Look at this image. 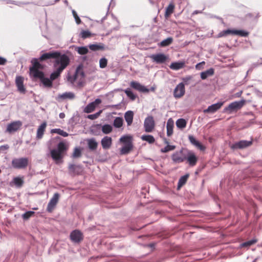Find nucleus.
<instances>
[{
	"mask_svg": "<svg viewBox=\"0 0 262 262\" xmlns=\"http://www.w3.org/2000/svg\"><path fill=\"white\" fill-rule=\"evenodd\" d=\"M173 38L169 37L160 42L158 45L161 47H165L169 46L173 42Z\"/></svg>",
	"mask_w": 262,
	"mask_h": 262,
	"instance_id": "32",
	"label": "nucleus"
},
{
	"mask_svg": "<svg viewBox=\"0 0 262 262\" xmlns=\"http://www.w3.org/2000/svg\"><path fill=\"white\" fill-rule=\"evenodd\" d=\"M89 47L91 50L94 51L104 49V46L101 44H92L89 45Z\"/></svg>",
	"mask_w": 262,
	"mask_h": 262,
	"instance_id": "40",
	"label": "nucleus"
},
{
	"mask_svg": "<svg viewBox=\"0 0 262 262\" xmlns=\"http://www.w3.org/2000/svg\"><path fill=\"white\" fill-rule=\"evenodd\" d=\"M176 148V146L174 145H168L164 148L161 149V151L163 153L167 152L169 151L173 150Z\"/></svg>",
	"mask_w": 262,
	"mask_h": 262,
	"instance_id": "49",
	"label": "nucleus"
},
{
	"mask_svg": "<svg viewBox=\"0 0 262 262\" xmlns=\"http://www.w3.org/2000/svg\"><path fill=\"white\" fill-rule=\"evenodd\" d=\"M144 126L147 133L151 132L155 127V121L152 116L147 117L144 121Z\"/></svg>",
	"mask_w": 262,
	"mask_h": 262,
	"instance_id": "9",
	"label": "nucleus"
},
{
	"mask_svg": "<svg viewBox=\"0 0 262 262\" xmlns=\"http://www.w3.org/2000/svg\"><path fill=\"white\" fill-rule=\"evenodd\" d=\"M102 111L100 110L98 112L96 113V114L88 115V118L91 120L96 119L100 116V115L102 113Z\"/></svg>",
	"mask_w": 262,
	"mask_h": 262,
	"instance_id": "53",
	"label": "nucleus"
},
{
	"mask_svg": "<svg viewBox=\"0 0 262 262\" xmlns=\"http://www.w3.org/2000/svg\"><path fill=\"white\" fill-rule=\"evenodd\" d=\"M150 57L154 61L157 63H164L168 58L167 56L162 53L151 55Z\"/></svg>",
	"mask_w": 262,
	"mask_h": 262,
	"instance_id": "13",
	"label": "nucleus"
},
{
	"mask_svg": "<svg viewBox=\"0 0 262 262\" xmlns=\"http://www.w3.org/2000/svg\"><path fill=\"white\" fill-rule=\"evenodd\" d=\"M101 143L103 149H109L112 144V139L111 137L105 136L102 139Z\"/></svg>",
	"mask_w": 262,
	"mask_h": 262,
	"instance_id": "23",
	"label": "nucleus"
},
{
	"mask_svg": "<svg viewBox=\"0 0 262 262\" xmlns=\"http://www.w3.org/2000/svg\"><path fill=\"white\" fill-rule=\"evenodd\" d=\"M185 93L184 84L182 82L180 83L177 85L173 91V96L176 98H180L182 97Z\"/></svg>",
	"mask_w": 262,
	"mask_h": 262,
	"instance_id": "10",
	"label": "nucleus"
},
{
	"mask_svg": "<svg viewBox=\"0 0 262 262\" xmlns=\"http://www.w3.org/2000/svg\"><path fill=\"white\" fill-rule=\"evenodd\" d=\"M224 102H218L215 104H212L208 107L206 110L204 111V113H213L219 110L223 105Z\"/></svg>",
	"mask_w": 262,
	"mask_h": 262,
	"instance_id": "21",
	"label": "nucleus"
},
{
	"mask_svg": "<svg viewBox=\"0 0 262 262\" xmlns=\"http://www.w3.org/2000/svg\"><path fill=\"white\" fill-rule=\"evenodd\" d=\"M174 5L173 3H170L166 8L165 17L168 18L174 11Z\"/></svg>",
	"mask_w": 262,
	"mask_h": 262,
	"instance_id": "33",
	"label": "nucleus"
},
{
	"mask_svg": "<svg viewBox=\"0 0 262 262\" xmlns=\"http://www.w3.org/2000/svg\"><path fill=\"white\" fill-rule=\"evenodd\" d=\"M188 139L190 142L193 145L195 146L200 150L203 151L205 149V147L197 141L193 136L189 135Z\"/></svg>",
	"mask_w": 262,
	"mask_h": 262,
	"instance_id": "24",
	"label": "nucleus"
},
{
	"mask_svg": "<svg viewBox=\"0 0 262 262\" xmlns=\"http://www.w3.org/2000/svg\"><path fill=\"white\" fill-rule=\"evenodd\" d=\"M107 62H108V60L106 58H105V57L101 58L99 60L100 68L101 69H104V68H106L107 66Z\"/></svg>",
	"mask_w": 262,
	"mask_h": 262,
	"instance_id": "47",
	"label": "nucleus"
},
{
	"mask_svg": "<svg viewBox=\"0 0 262 262\" xmlns=\"http://www.w3.org/2000/svg\"><path fill=\"white\" fill-rule=\"evenodd\" d=\"M189 177V174H186L180 178L178 184V189H180L186 183Z\"/></svg>",
	"mask_w": 262,
	"mask_h": 262,
	"instance_id": "35",
	"label": "nucleus"
},
{
	"mask_svg": "<svg viewBox=\"0 0 262 262\" xmlns=\"http://www.w3.org/2000/svg\"><path fill=\"white\" fill-rule=\"evenodd\" d=\"M1 172V170L0 169V173Z\"/></svg>",
	"mask_w": 262,
	"mask_h": 262,
	"instance_id": "60",
	"label": "nucleus"
},
{
	"mask_svg": "<svg viewBox=\"0 0 262 262\" xmlns=\"http://www.w3.org/2000/svg\"><path fill=\"white\" fill-rule=\"evenodd\" d=\"M185 66V62H172L170 65L169 67L171 69L174 70H178L179 69H182Z\"/></svg>",
	"mask_w": 262,
	"mask_h": 262,
	"instance_id": "27",
	"label": "nucleus"
},
{
	"mask_svg": "<svg viewBox=\"0 0 262 262\" xmlns=\"http://www.w3.org/2000/svg\"><path fill=\"white\" fill-rule=\"evenodd\" d=\"M130 86L139 92L143 93H148L149 90L144 85H141L140 83L137 81H132L130 83Z\"/></svg>",
	"mask_w": 262,
	"mask_h": 262,
	"instance_id": "18",
	"label": "nucleus"
},
{
	"mask_svg": "<svg viewBox=\"0 0 262 262\" xmlns=\"http://www.w3.org/2000/svg\"><path fill=\"white\" fill-rule=\"evenodd\" d=\"M213 74L214 70L211 68L206 71L202 72L201 73V78L204 80L206 79L208 77L213 75Z\"/></svg>",
	"mask_w": 262,
	"mask_h": 262,
	"instance_id": "34",
	"label": "nucleus"
},
{
	"mask_svg": "<svg viewBox=\"0 0 262 262\" xmlns=\"http://www.w3.org/2000/svg\"><path fill=\"white\" fill-rule=\"evenodd\" d=\"M59 117L61 119L64 118L65 117V114L63 113H61L59 114Z\"/></svg>",
	"mask_w": 262,
	"mask_h": 262,
	"instance_id": "59",
	"label": "nucleus"
},
{
	"mask_svg": "<svg viewBox=\"0 0 262 262\" xmlns=\"http://www.w3.org/2000/svg\"><path fill=\"white\" fill-rule=\"evenodd\" d=\"M101 103V100L96 99L94 101L89 103L84 108V112L90 113L94 111L96 107Z\"/></svg>",
	"mask_w": 262,
	"mask_h": 262,
	"instance_id": "17",
	"label": "nucleus"
},
{
	"mask_svg": "<svg viewBox=\"0 0 262 262\" xmlns=\"http://www.w3.org/2000/svg\"><path fill=\"white\" fill-rule=\"evenodd\" d=\"M46 127L47 123L46 122H43L39 126L36 134V138L37 139H41L43 137Z\"/></svg>",
	"mask_w": 262,
	"mask_h": 262,
	"instance_id": "22",
	"label": "nucleus"
},
{
	"mask_svg": "<svg viewBox=\"0 0 262 262\" xmlns=\"http://www.w3.org/2000/svg\"><path fill=\"white\" fill-rule=\"evenodd\" d=\"M70 63L69 57L65 54L57 52V57L53 61V67L55 69H58L63 71Z\"/></svg>",
	"mask_w": 262,
	"mask_h": 262,
	"instance_id": "2",
	"label": "nucleus"
},
{
	"mask_svg": "<svg viewBox=\"0 0 262 262\" xmlns=\"http://www.w3.org/2000/svg\"><path fill=\"white\" fill-rule=\"evenodd\" d=\"M123 120L121 117H116L113 123L114 126L116 128H120L123 125Z\"/></svg>",
	"mask_w": 262,
	"mask_h": 262,
	"instance_id": "41",
	"label": "nucleus"
},
{
	"mask_svg": "<svg viewBox=\"0 0 262 262\" xmlns=\"http://www.w3.org/2000/svg\"><path fill=\"white\" fill-rule=\"evenodd\" d=\"M133 144H126L120 149V154L122 155L128 154L133 149Z\"/></svg>",
	"mask_w": 262,
	"mask_h": 262,
	"instance_id": "28",
	"label": "nucleus"
},
{
	"mask_svg": "<svg viewBox=\"0 0 262 262\" xmlns=\"http://www.w3.org/2000/svg\"><path fill=\"white\" fill-rule=\"evenodd\" d=\"M24 78L23 77L18 76L16 77L15 84L18 91L23 94H25L26 90L24 85Z\"/></svg>",
	"mask_w": 262,
	"mask_h": 262,
	"instance_id": "15",
	"label": "nucleus"
},
{
	"mask_svg": "<svg viewBox=\"0 0 262 262\" xmlns=\"http://www.w3.org/2000/svg\"><path fill=\"white\" fill-rule=\"evenodd\" d=\"M68 169L69 173L73 176L76 174H79L82 171V169L81 166L73 164H69Z\"/></svg>",
	"mask_w": 262,
	"mask_h": 262,
	"instance_id": "16",
	"label": "nucleus"
},
{
	"mask_svg": "<svg viewBox=\"0 0 262 262\" xmlns=\"http://www.w3.org/2000/svg\"><path fill=\"white\" fill-rule=\"evenodd\" d=\"M120 141L126 144H133L132 137L130 136H124L120 138Z\"/></svg>",
	"mask_w": 262,
	"mask_h": 262,
	"instance_id": "36",
	"label": "nucleus"
},
{
	"mask_svg": "<svg viewBox=\"0 0 262 262\" xmlns=\"http://www.w3.org/2000/svg\"><path fill=\"white\" fill-rule=\"evenodd\" d=\"M7 62V60L5 58L0 57V65H5Z\"/></svg>",
	"mask_w": 262,
	"mask_h": 262,
	"instance_id": "58",
	"label": "nucleus"
},
{
	"mask_svg": "<svg viewBox=\"0 0 262 262\" xmlns=\"http://www.w3.org/2000/svg\"><path fill=\"white\" fill-rule=\"evenodd\" d=\"M68 80L69 81H70L71 83H74L76 80H78V78L77 77L75 73L71 76L69 75L68 77Z\"/></svg>",
	"mask_w": 262,
	"mask_h": 262,
	"instance_id": "54",
	"label": "nucleus"
},
{
	"mask_svg": "<svg viewBox=\"0 0 262 262\" xmlns=\"http://www.w3.org/2000/svg\"><path fill=\"white\" fill-rule=\"evenodd\" d=\"M51 133L52 134H53V133L58 134L64 137H68L69 135L68 133H67V132H64V130H63L60 128L52 129L51 130Z\"/></svg>",
	"mask_w": 262,
	"mask_h": 262,
	"instance_id": "38",
	"label": "nucleus"
},
{
	"mask_svg": "<svg viewBox=\"0 0 262 262\" xmlns=\"http://www.w3.org/2000/svg\"><path fill=\"white\" fill-rule=\"evenodd\" d=\"M59 195L58 193H55L52 198L50 201L47 206V211L49 212H52L58 203Z\"/></svg>",
	"mask_w": 262,
	"mask_h": 262,
	"instance_id": "12",
	"label": "nucleus"
},
{
	"mask_svg": "<svg viewBox=\"0 0 262 262\" xmlns=\"http://www.w3.org/2000/svg\"><path fill=\"white\" fill-rule=\"evenodd\" d=\"M31 63L32 66L30 67V76L34 78L39 79L46 87H52V81L51 79L45 77L43 72L39 70L43 69V66L38 61L36 58H33L31 60Z\"/></svg>",
	"mask_w": 262,
	"mask_h": 262,
	"instance_id": "1",
	"label": "nucleus"
},
{
	"mask_svg": "<svg viewBox=\"0 0 262 262\" xmlns=\"http://www.w3.org/2000/svg\"><path fill=\"white\" fill-rule=\"evenodd\" d=\"M186 121L184 119H179L176 121L177 126L181 129L185 128L186 126Z\"/></svg>",
	"mask_w": 262,
	"mask_h": 262,
	"instance_id": "39",
	"label": "nucleus"
},
{
	"mask_svg": "<svg viewBox=\"0 0 262 262\" xmlns=\"http://www.w3.org/2000/svg\"><path fill=\"white\" fill-rule=\"evenodd\" d=\"M81 156V151L79 148H75L72 154L73 158H79Z\"/></svg>",
	"mask_w": 262,
	"mask_h": 262,
	"instance_id": "48",
	"label": "nucleus"
},
{
	"mask_svg": "<svg viewBox=\"0 0 262 262\" xmlns=\"http://www.w3.org/2000/svg\"><path fill=\"white\" fill-rule=\"evenodd\" d=\"M134 117V113L131 111L126 112L124 114V118L127 122V125L130 126L132 123Z\"/></svg>",
	"mask_w": 262,
	"mask_h": 262,
	"instance_id": "26",
	"label": "nucleus"
},
{
	"mask_svg": "<svg viewBox=\"0 0 262 262\" xmlns=\"http://www.w3.org/2000/svg\"><path fill=\"white\" fill-rule=\"evenodd\" d=\"M246 103V101L244 99L239 101H234L228 105V106L224 108L225 112H232L233 111L241 109Z\"/></svg>",
	"mask_w": 262,
	"mask_h": 262,
	"instance_id": "6",
	"label": "nucleus"
},
{
	"mask_svg": "<svg viewBox=\"0 0 262 262\" xmlns=\"http://www.w3.org/2000/svg\"><path fill=\"white\" fill-rule=\"evenodd\" d=\"M124 92L127 96L132 101H134L136 99V96L129 89H127L125 90Z\"/></svg>",
	"mask_w": 262,
	"mask_h": 262,
	"instance_id": "46",
	"label": "nucleus"
},
{
	"mask_svg": "<svg viewBox=\"0 0 262 262\" xmlns=\"http://www.w3.org/2000/svg\"><path fill=\"white\" fill-rule=\"evenodd\" d=\"M57 52L58 51H53L44 53L40 56L38 59H37L40 61H43L50 59H55V58L57 57Z\"/></svg>",
	"mask_w": 262,
	"mask_h": 262,
	"instance_id": "20",
	"label": "nucleus"
},
{
	"mask_svg": "<svg viewBox=\"0 0 262 262\" xmlns=\"http://www.w3.org/2000/svg\"><path fill=\"white\" fill-rule=\"evenodd\" d=\"M192 76H188L185 77H184L182 79L183 81V83L184 84V85L185 84L188 85L189 84V81L192 80Z\"/></svg>",
	"mask_w": 262,
	"mask_h": 262,
	"instance_id": "56",
	"label": "nucleus"
},
{
	"mask_svg": "<svg viewBox=\"0 0 262 262\" xmlns=\"http://www.w3.org/2000/svg\"><path fill=\"white\" fill-rule=\"evenodd\" d=\"M29 163L27 158H15L12 161V166L16 169H24L27 167Z\"/></svg>",
	"mask_w": 262,
	"mask_h": 262,
	"instance_id": "5",
	"label": "nucleus"
},
{
	"mask_svg": "<svg viewBox=\"0 0 262 262\" xmlns=\"http://www.w3.org/2000/svg\"><path fill=\"white\" fill-rule=\"evenodd\" d=\"M22 126V123L20 121H13L8 124L6 132L11 134L17 131Z\"/></svg>",
	"mask_w": 262,
	"mask_h": 262,
	"instance_id": "11",
	"label": "nucleus"
},
{
	"mask_svg": "<svg viewBox=\"0 0 262 262\" xmlns=\"http://www.w3.org/2000/svg\"><path fill=\"white\" fill-rule=\"evenodd\" d=\"M171 159L175 163H180L186 160V157L183 155L182 151H176L171 155Z\"/></svg>",
	"mask_w": 262,
	"mask_h": 262,
	"instance_id": "14",
	"label": "nucleus"
},
{
	"mask_svg": "<svg viewBox=\"0 0 262 262\" xmlns=\"http://www.w3.org/2000/svg\"><path fill=\"white\" fill-rule=\"evenodd\" d=\"M249 33L248 32L244 30L227 29L226 30H223L220 32L217 35V37H225L229 35H236L242 37H247L249 35Z\"/></svg>",
	"mask_w": 262,
	"mask_h": 262,
	"instance_id": "4",
	"label": "nucleus"
},
{
	"mask_svg": "<svg viewBox=\"0 0 262 262\" xmlns=\"http://www.w3.org/2000/svg\"><path fill=\"white\" fill-rule=\"evenodd\" d=\"M252 143V139H251L250 141L241 140L232 144L231 146V148L233 149H244L251 146Z\"/></svg>",
	"mask_w": 262,
	"mask_h": 262,
	"instance_id": "7",
	"label": "nucleus"
},
{
	"mask_svg": "<svg viewBox=\"0 0 262 262\" xmlns=\"http://www.w3.org/2000/svg\"><path fill=\"white\" fill-rule=\"evenodd\" d=\"M141 139L143 141H147V142L150 144L154 143L155 141L154 137L152 136L149 135H143L141 137Z\"/></svg>",
	"mask_w": 262,
	"mask_h": 262,
	"instance_id": "42",
	"label": "nucleus"
},
{
	"mask_svg": "<svg viewBox=\"0 0 262 262\" xmlns=\"http://www.w3.org/2000/svg\"><path fill=\"white\" fill-rule=\"evenodd\" d=\"M70 237L73 242L79 243L83 240V235L80 231L78 230H75L71 233Z\"/></svg>",
	"mask_w": 262,
	"mask_h": 262,
	"instance_id": "8",
	"label": "nucleus"
},
{
	"mask_svg": "<svg viewBox=\"0 0 262 262\" xmlns=\"http://www.w3.org/2000/svg\"><path fill=\"white\" fill-rule=\"evenodd\" d=\"M9 146L8 144L0 146V151H4L8 149Z\"/></svg>",
	"mask_w": 262,
	"mask_h": 262,
	"instance_id": "57",
	"label": "nucleus"
},
{
	"mask_svg": "<svg viewBox=\"0 0 262 262\" xmlns=\"http://www.w3.org/2000/svg\"><path fill=\"white\" fill-rule=\"evenodd\" d=\"M113 127L111 125L105 124L102 127V131L104 134H108L112 132Z\"/></svg>",
	"mask_w": 262,
	"mask_h": 262,
	"instance_id": "45",
	"label": "nucleus"
},
{
	"mask_svg": "<svg viewBox=\"0 0 262 262\" xmlns=\"http://www.w3.org/2000/svg\"><path fill=\"white\" fill-rule=\"evenodd\" d=\"M257 242V240L256 239H252L251 240L248 241L247 242L243 243L241 244V247H249L251 246L256 244Z\"/></svg>",
	"mask_w": 262,
	"mask_h": 262,
	"instance_id": "43",
	"label": "nucleus"
},
{
	"mask_svg": "<svg viewBox=\"0 0 262 262\" xmlns=\"http://www.w3.org/2000/svg\"><path fill=\"white\" fill-rule=\"evenodd\" d=\"M88 144L89 148L92 150H96L98 146V143L93 138L88 140Z\"/></svg>",
	"mask_w": 262,
	"mask_h": 262,
	"instance_id": "31",
	"label": "nucleus"
},
{
	"mask_svg": "<svg viewBox=\"0 0 262 262\" xmlns=\"http://www.w3.org/2000/svg\"><path fill=\"white\" fill-rule=\"evenodd\" d=\"M62 71L58 69H55V70L51 73L50 75V79L52 81L57 79L61 74Z\"/></svg>",
	"mask_w": 262,
	"mask_h": 262,
	"instance_id": "37",
	"label": "nucleus"
},
{
	"mask_svg": "<svg viewBox=\"0 0 262 262\" xmlns=\"http://www.w3.org/2000/svg\"><path fill=\"white\" fill-rule=\"evenodd\" d=\"M13 182L15 185L18 187H21L24 183V180L23 178L20 177H15L13 179Z\"/></svg>",
	"mask_w": 262,
	"mask_h": 262,
	"instance_id": "44",
	"label": "nucleus"
},
{
	"mask_svg": "<svg viewBox=\"0 0 262 262\" xmlns=\"http://www.w3.org/2000/svg\"><path fill=\"white\" fill-rule=\"evenodd\" d=\"M75 73L79 80H81L84 77V73L81 66H79L77 68Z\"/></svg>",
	"mask_w": 262,
	"mask_h": 262,
	"instance_id": "30",
	"label": "nucleus"
},
{
	"mask_svg": "<svg viewBox=\"0 0 262 262\" xmlns=\"http://www.w3.org/2000/svg\"><path fill=\"white\" fill-rule=\"evenodd\" d=\"M81 37L83 38H86L91 36V33L90 31L87 30H83L80 33Z\"/></svg>",
	"mask_w": 262,
	"mask_h": 262,
	"instance_id": "52",
	"label": "nucleus"
},
{
	"mask_svg": "<svg viewBox=\"0 0 262 262\" xmlns=\"http://www.w3.org/2000/svg\"><path fill=\"white\" fill-rule=\"evenodd\" d=\"M89 52L88 49L86 47H79L77 49V52L80 55H85Z\"/></svg>",
	"mask_w": 262,
	"mask_h": 262,
	"instance_id": "50",
	"label": "nucleus"
},
{
	"mask_svg": "<svg viewBox=\"0 0 262 262\" xmlns=\"http://www.w3.org/2000/svg\"><path fill=\"white\" fill-rule=\"evenodd\" d=\"M173 122L171 119H169L167 122V135L169 137L173 133Z\"/></svg>",
	"mask_w": 262,
	"mask_h": 262,
	"instance_id": "29",
	"label": "nucleus"
},
{
	"mask_svg": "<svg viewBox=\"0 0 262 262\" xmlns=\"http://www.w3.org/2000/svg\"><path fill=\"white\" fill-rule=\"evenodd\" d=\"M35 212L34 211H29L24 213L22 215V217L24 220H28L30 217L33 216Z\"/></svg>",
	"mask_w": 262,
	"mask_h": 262,
	"instance_id": "51",
	"label": "nucleus"
},
{
	"mask_svg": "<svg viewBox=\"0 0 262 262\" xmlns=\"http://www.w3.org/2000/svg\"><path fill=\"white\" fill-rule=\"evenodd\" d=\"M72 13H73V16L75 19V21H76L77 24L79 25V24H81V19L78 16L75 10H73Z\"/></svg>",
	"mask_w": 262,
	"mask_h": 262,
	"instance_id": "55",
	"label": "nucleus"
},
{
	"mask_svg": "<svg viewBox=\"0 0 262 262\" xmlns=\"http://www.w3.org/2000/svg\"><path fill=\"white\" fill-rule=\"evenodd\" d=\"M68 149V146L63 142H60L57 145V149H52L51 151V156L53 160L58 161L62 159L64 152Z\"/></svg>",
	"mask_w": 262,
	"mask_h": 262,
	"instance_id": "3",
	"label": "nucleus"
},
{
	"mask_svg": "<svg viewBox=\"0 0 262 262\" xmlns=\"http://www.w3.org/2000/svg\"><path fill=\"white\" fill-rule=\"evenodd\" d=\"M75 98V95L72 92H66L62 94H59L57 96V100L60 101L66 99H73Z\"/></svg>",
	"mask_w": 262,
	"mask_h": 262,
	"instance_id": "25",
	"label": "nucleus"
},
{
	"mask_svg": "<svg viewBox=\"0 0 262 262\" xmlns=\"http://www.w3.org/2000/svg\"><path fill=\"white\" fill-rule=\"evenodd\" d=\"M187 163L190 166H194L198 161V157L192 152H189L187 154V157H186Z\"/></svg>",
	"mask_w": 262,
	"mask_h": 262,
	"instance_id": "19",
	"label": "nucleus"
}]
</instances>
